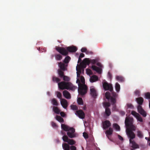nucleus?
Wrapping results in <instances>:
<instances>
[{
    "label": "nucleus",
    "instance_id": "3",
    "mask_svg": "<svg viewBox=\"0 0 150 150\" xmlns=\"http://www.w3.org/2000/svg\"><path fill=\"white\" fill-rule=\"evenodd\" d=\"M136 100L139 105L137 107V110L139 113H140L144 117H145L146 115V113L144 109L142 108L141 106L144 102V99L142 97L136 98Z\"/></svg>",
    "mask_w": 150,
    "mask_h": 150
},
{
    "label": "nucleus",
    "instance_id": "47",
    "mask_svg": "<svg viewBox=\"0 0 150 150\" xmlns=\"http://www.w3.org/2000/svg\"><path fill=\"white\" fill-rule=\"evenodd\" d=\"M57 96L58 98H59L61 99L62 97V95L61 93L58 91L57 93Z\"/></svg>",
    "mask_w": 150,
    "mask_h": 150
},
{
    "label": "nucleus",
    "instance_id": "19",
    "mask_svg": "<svg viewBox=\"0 0 150 150\" xmlns=\"http://www.w3.org/2000/svg\"><path fill=\"white\" fill-rule=\"evenodd\" d=\"M91 68L93 70L96 71L99 74L101 73V69L100 68L96 66L93 65L91 67Z\"/></svg>",
    "mask_w": 150,
    "mask_h": 150
},
{
    "label": "nucleus",
    "instance_id": "23",
    "mask_svg": "<svg viewBox=\"0 0 150 150\" xmlns=\"http://www.w3.org/2000/svg\"><path fill=\"white\" fill-rule=\"evenodd\" d=\"M111 114L110 109L109 108H106L105 109V114L107 116H109Z\"/></svg>",
    "mask_w": 150,
    "mask_h": 150
},
{
    "label": "nucleus",
    "instance_id": "55",
    "mask_svg": "<svg viewBox=\"0 0 150 150\" xmlns=\"http://www.w3.org/2000/svg\"><path fill=\"white\" fill-rule=\"evenodd\" d=\"M76 70L77 72H79V73H81V69L80 68H79V69L76 68Z\"/></svg>",
    "mask_w": 150,
    "mask_h": 150
},
{
    "label": "nucleus",
    "instance_id": "4",
    "mask_svg": "<svg viewBox=\"0 0 150 150\" xmlns=\"http://www.w3.org/2000/svg\"><path fill=\"white\" fill-rule=\"evenodd\" d=\"M76 82L78 84V92L79 94L81 96L87 93L88 89L87 86L81 83L80 80L79 79H77Z\"/></svg>",
    "mask_w": 150,
    "mask_h": 150
},
{
    "label": "nucleus",
    "instance_id": "25",
    "mask_svg": "<svg viewBox=\"0 0 150 150\" xmlns=\"http://www.w3.org/2000/svg\"><path fill=\"white\" fill-rule=\"evenodd\" d=\"M113 132V130L110 127L109 128V130H107L105 132V134H106V135L108 136V135H111Z\"/></svg>",
    "mask_w": 150,
    "mask_h": 150
},
{
    "label": "nucleus",
    "instance_id": "62",
    "mask_svg": "<svg viewBox=\"0 0 150 150\" xmlns=\"http://www.w3.org/2000/svg\"><path fill=\"white\" fill-rule=\"evenodd\" d=\"M76 73H77V77H79L80 76V74L79 72H77Z\"/></svg>",
    "mask_w": 150,
    "mask_h": 150
},
{
    "label": "nucleus",
    "instance_id": "10",
    "mask_svg": "<svg viewBox=\"0 0 150 150\" xmlns=\"http://www.w3.org/2000/svg\"><path fill=\"white\" fill-rule=\"evenodd\" d=\"M129 145L131 147V150H135V149L139 148V145L137 144L134 141H132L131 140H129Z\"/></svg>",
    "mask_w": 150,
    "mask_h": 150
},
{
    "label": "nucleus",
    "instance_id": "58",
    "mask_svg": "<svg viewBox=\"0 0 150 150\" xmlns=\"http://www.w3.org/2000/svg\"><path fill=\"white\" fill-rule=\"evenodd\" d=\"M118 138L120 140H123V138H122V137L121 136H120V135H118Z\"/></svg>",
    "mask_w": 150,
    "mask_h": 150
},
{
    "label": "nucleus",
    "instance_id": "11",
    "mask_svg": "<svg viewBox=\"0 0 150 150\" xmlns=\"http://www.w3.org/2000/svg\"><path fill=\"white\" fill-rule=\"evenodd\" d=\"M75 114L81 119H83L85 117V114L82 110H79L76 111Z\"/></svg>",
    "mask_w": 150,
    "mask_h": 150
},
{
    "label": "nucleus",
    "instance_id": "38",
    "mask_svg": "<svg viewBox=\"0 0 150 150\" xmlns=\"http://www.w3.org/2000/svg\"><path fill=\"white\" fill-rule=\"evenodd\" d=\"M52 80L54 81H56L57 82L60 81V79H59L54 76L52 77Z\"/></svg>",
    "mask_w": 150,
    "mask_h": 150
},
{
    "label": "nucleus",
    "instance_id": "18",
    "mask_svg": "<svg viewBox=\"0 0 150 150\" xmlns=\"http://www.w3.org/2000/svg\"><path fill=\"white\" fill-rule=\"evenodd\" d=\"M64 96L66 98L69 99L71 98V96L69 93L67 91L64 90L63 92Z\"/></svg>",
    "mask_w": 150,
    "mask_h": 150
},
{
    "label": "nucleus",
    "instance_id": "30",
    "mask_svg": "<svg viewBox=\"0 0 150 150\" xmlns=\"http://www.w3.org/2000/svg\"><path fill=\"white\" fill-rule=\"evenodd\" d=\"M51 103L54 106H57L58 105L57 100L54 98H53L52 100Z\"/></svg>",
    "mask_w": 150,
    "mask_h": 150
},
{
    "label": "nucleus",
    "instance_id": "31",
    "mask_svg": "<svg viewBox=\"0 0 150 150\" xmlns=\"http://www.w3.org/2000/svg\"><path fill=\"white\" fill-rule=\"evenodd\" d=\"M71 59L70 57L69 56L66 57L64 60L63 62L65 64L68 63Z\"/></svg>",
    "mask_w": 150,
    "mask_h": 150
},
{
    "label": "nucleus",
    "instance_id": "46",
    "mask_svg": "<svg viewBox=\"0 0 150 150\" xmlns=\"http://www.w3.org/2000/svg\"><path fill=\"white\" fill-rule=\"evenodd\" d=\"M81 67L83 69L86 67V65L83 62H82L81 63ZM83 71H84V69Z\"/></svg>",
    "mask_w": 150,
    "mask_h": 150
},
{
    "label": "nucleus",
    "instance_id": "28",
    "mask_svg": "<svg viewBox=\"0 0 150 150\" xmlns=\"http://www.w3.org/2000/svg\"><path fill=\"white\" fill-rule=\"evenodd\" d=\"M115 87L116 91L117 92H118L120 91V85L118 83H116L115 84Z\"/></svg>",
    "mask_w": 150,
    "mask_h": 150
},
{
    "label": "nucleus",
    "instance_id": "50",
    "mask_svg": "<svg viewBox=\"0 0 150 150\" xmlns=\"http://www.w3.org/2000/svg\"><path fill=\"white\" fill-rule=\"evenodd\" d=\"M83 136L85 139H88V134L86 132H83Z\"/></svg>",
    "mask_w": 150,
    "mask_h": 150
},
{
    "label": "nucleus",
    "instance_id": "63",
    "mask_svg": "<svg viewBox=\"0 0 150 150\" xmlns=\"http://www.w3.org/2000/svg\"><path fill=\"white\" fill-rule=\"evenodd\" d=\"M61 134L62 135H64V136L66 135L65 133V132H64V131H61Z\"/></svg>",
    "mask_w": 150,
    "mask_h": 150
},
{
    "label": "nucleus",
    "instance_id": "64",
    "mask_svg": "<svg viewBox=\"0 0 150 150\" xmlns=\"http://www.w3.org/2000/svg\"><path fill=\"white\" fill-rule=\"evenodd\" d=\"M139 92L138 91H135V94L136 95H138L139 94Z\"/></svg>",
    "mask_w": 150,
    "mask_h": 150
},
{
    "label": "nucleus",
    "instance_id": "14",
    "mask_svg": "<svg viewBox=\"0 0 150 150\" xmlns=\"http://www.w3.org/2000/svg\"><path fill=\"white\" fill-rule=\"evenodd\" d=\"M58 65L60 68V70L63 71H65L67 70V65H66L64 63L62 62H58Z\"/></svg>",
    "mask_w": 150,
    "mask_h": 150
},
{
    "label": "nucleus",
    "instance_id": "8",
    "mask_svg": "<svg viewBox=\"0 0 150 150\" xmlns=\"http://www.w3.org/2000/svg\"><path fill=\"white\" fill-rule=\"evenodd\" d=\"M126 132L129 140H132L135 138V135L134 133L130 129H126Z\"/></svg>",
    "mask_w": 150,
    "mask_h": 150
},
{
    "label": "nucleus",
    "instance_id": "34",
    "mask_svg": "<svg viewBox=\"0 0 150 150\" xmlns=\"http://www.w3.org/2000/svg\"><path fill=\"white\" fill-rule=\"evenodd\" d=\"M105 96L106 99H109L110 98L111 99V98L112 97V96L110 97V93L109 92H106L105 93Z\"/></svg>",
    "mask_w": 150,
    "mask_h": 150
},
{
    "label": "nucleus",
    "instance_id": "57",
    "mask_svg": "<svg viewBox=\"0 0 150 150\" xmlns=\"http://www.w3.org/2000/svg\"><path fill=\"white\" fill-rule=\"evenodd\" d=\"M60 114L63 117H64L65 116V114L63 112H61L60 113Z\"/></svg>",
    "mask_w": 150,
    "mask_h": 150
},
{
    "label": "nucleus",
    "instance_id": "35",
    "mask_svg": "<svg viewBox=\"0 0 150 150\" xmlns=\"http://www.w3.org/2000/svg\"><path fill=\"white\" fill-rule=\"evenodd\" d=\"M137 135L140 138H142L143 137V135L142 132L140 131H138L137 132Z\"/></svg>",
    "mask_w": 150,
    "mask_h": 150
},
{
    "label": "nucleus",
    "instance_id": "29",
    "mask_svg": "<svg viewBox=\"0 0 150 150\" xmlns=\"http://www.w3.org/2000/svg\"><path fill=\"white\" fill-rule=\"evenodd\" d=\"M83 62L86 65H89L90 63V59L89 58H86L83 59Z\"/></svg>",
    "mask_w": 150,
    "mask_h": 150
},
{
    "label": "nucleus",
    "instance_id": "59",
    "mask_svg": "<svg viewBox=\"0 0 150 150\" xmlns=\"http://www.w3.org/2000/svg\"><path fill=\"white\" fill-rule=\"evenodd\" d=\"M120 114L122 116L124 115L125 114V112L123 111H120Z\"/></svg>",
    "mask_w": 150,
    "mask_h": 150
},
{
    "label": "nucleus",
    "instance_id": "32",
    "mask_svg": "<svg viewBox=\"0 0 150 150\" xmlns=\"http://www.w3.org/2000/svg\"><path fill=\"white\" fill-rule=\"evenodd\" d=\"M78 103L79 105H83V102L82 98H79L77 100Z\"/></svg>",
    "mask_w": 150,
    "mask_h": 150
},
{
    "label": "nucleus",
    "instance_id": "24",
    "mask_svg": "<svg viewBox=\"0 0 150 150\" xmlns=\"http://www.w3.org/2000/svg\"><path fill=\"white\" fill-rule=\"evenodd\" d=\"M58 73L59 76V77L61 78H62L64 76V71H63L62 70H60L59 69L58 70Z\"/></svg>",
    "mask_w": 150,
    "mask_h": 150
},
{
    "label": "nucleus",
    "instance_id": "15",
    "mask_svg": "<svg viewBox=\"0 0 150 150\" xmlns=\"http://www.w3.org/2000/svg\"><path fill=\"white\" fill-rule=\"evenodd\" d=\"M67 50L68 51V52H74L77 51V48L76 47L72 46L67 47Z\"/></svg>",
    "mask_w": 150,
    "mask_h": 150
},
{
    "label": "nucleus",
    "instance_id": "1",
    "mask_svg": "<svg viewBox=\"0 0 150 150\" xmlns=\"http://www.w3.org/2000/svg\"><path fill=\"white\" fill-rule=\"evenodd\" d=\"M103 87L105 90H109L111 92L112 97L111 98L110 102L112 105H114L113 108H115L116 105L115 104L116 102V98L117 97L118 94L113 91V88L111 84H109L108 83L105 82L103 83Z\"/></svg>",
    "mask_w": 150,
    "mask_h": 150
},
{
    "label": "nucleus",
    "instance_id": "54",
    "mask_svg": "<svg viewBox=\"0 0 150 150\" xmlns=\"http://www.w3.org/2000/svg\"><path fill=\"white\" fill-rule=\"evenodd\" d=\"M51 125L52 127H54L57 126V125L54 122H52L51 123Z\"/></svg>",
    "mask_w": 150,
    "mask_h": 150
},
{
    "label": "nucleus",
    "instance_id": "51",
    "mask_svg": "<svg viewBox=\"0 0 150 150\" xmlns=\"http://www.w3.org/2000/svg\"><path fill=\"white\" fill-rule=\"evenodd\" d=\"M87 51V49L85 47H83L81 49V51L82 52H86V51Z\"/></svg>",
    "mask_w": 150,
    "mask_h": 150
},
{
    "label": "nucleus",
    "instance_id": "20",
    "mask_svg": "<svg viewBox=\"0 0 150 150\" xmlns=\"http://www.w3.org/2000/svg\"><path fill=\"white\" fill-rule=\"evenodd\" d=\"M98 77L96 75H93L91 76L90 79V81L91 82H94L98 80Z\"/></svg>",
    "mask_w": 150,
    "mask_h": 150
},
{
    "label": "nucleus",
    "instance_id": "17",
    "mask_svg": "<svg viewBox=\"0 0 150 150\" xmlns=\"http://www.w3.org/2000/svg\"><path fill=\"white\" fill-rule=\"evenodd\" d=\"M61 128L65 131L68 132L71 129V128L73 127H71L65 125L64 124H62L61 125Z\"/></svg>",
    "mask_w": 150,
    "mask_h": 150
},
{
    "label": "nucleus",
    "instance_id": "49",
    "mask_svg": "<svg viewBox=\"0 0 150 150\" xmlns=\"http://www.w3.org/2000/svg\"><path fill=\"white\" fill-rule=\"evenodd\" d=\"M127 105L128 108L131 109H133L134 108L133 106L131 103H127Z\"/></svg>",
    "mask_w": 150,
    "mask_h": 150
},
{
    "label": "nucleus",
    "instance_id": "43",
    "mask_svg": "<svg viewBox=\"0 0 150 150\" xmlns=\"http://www.w3.org/2000/svg\"><path fill=\"white\" fill-rule=\"evenodd\" d=\"M86 73L89 75H91L92 74V72L90 69H86Z\"/></svg>",
    "mask_w": 150,
    "mask_h": 150
},
{
    "label": "nucleus",
    "instance_id": "16",
    "mask_svg": "<svg viewBox=\"0 0 150 150\" xmlns=\"http://www.w3.org/2000/svg\"><path fill=\"white\" fill-rule=\"evenodd\" d=\"M60 102L63 107L64 109H66L68 106V103L67 100L65 99H61Z\"/></svg>",
    "mask_w": 150,
    "mask_h": 150
},
{
    "label": "nucleus",
    "instance_id": "2",
    "mask_svg": "<svg viewBox=\"0 0 150 150\" xmlns=\"http://www.w3.org/2000/svg\"><path fill=\"white\" fill-rule=\"evenodd\" d=\"M59 88L61 89H67L73 90L75 89V87L70 82L62 81L58 83Z\"/></svg>",
    "mask_w": 150,
    "mask_h": 150
},
{
    "label": "nucleus",
    "instance_id": "5",
    "mask_svg": "<svg viewBox=\"0 0 150 150\" xmlns=\"http://www.w3.org/2000/svg\"><path fill=\"white\" fill-rule=\"evenodd\" d=\"M133 120L132 118L126 117L125 121L126 129H130L132 131H135L136 128L135 126L133 124Z\"/></svg>",
    "mask_w": 150,
    "mask_h": 150
},
{
    "label": "nucleus",
    "instance_id": "36",
    "mask_svg": "<svg viewBox=\"0 0 150 150\" xmlns=\"http://www.w3.org/2000/svg\"><path fill=\"white\" fill-rule=\"evenodd\" d=\"M113 127L115 129L117 130H120V127L117 124L115 123L113 124Z\"/></svg>",
    "mask_w": 150,
    "mask_h": 150
},
{
    "label": "nucleus",
    "instance_id": "56",
    "mask_svg": "<svg viewBox=\"0 0 150 150\" xmlns=\"http://www.w3.org/2000/svg\"><path fill=\"white\" fill-rule=\"evenodd\" d=\"M108 75L110 79H111L112 78V74L110 72H108Z\"/></svg>",
    "mask_w": 150,
    "mask_h": 150
},
{
    "label": "nucleus",
    "instance_id": "45",
    "mask_svg": "<svg viewBox=\"0 0 150 150\" xmlns=\"http://www.w3.org/2000/svg\"><path fill=\"white\" fill-rule=\"evenodd\" d=\"M131 114L136 117L137 115H139V114L134 111H132Z\"/></svg>",
    "mask_w": 150,
    "mask_h": 150
},
{
    "label": "nucleus",
    "instance_id": "42",
    "mask_svg": "<svg viewBox=\"0 0 150 150\" xmlns=\"http://www.w3.org/2000/svg\"><path fill=\"white\" fill-rule=\"evenodd\" d=\"M62 78H63V80L65 81H69V77L67 76H64Z\"/></svg>",
    "mask_w": 150,
    "mask_h": 150
},
{
    "label": "nucleus",
    "instance_id": "40",
    "mask_svg": "<svg viewBox=\"0 0 150 150\" xmlns=\"http://www.w3.org/2000/svg\"><path fill=\"white\" fill-rule=\"evenodd\" d=\"M145 97L146 98L149 99H150V93L147 92L145 93Z\"/></svg>",
    "mask_w": 150,
    "mask_h": 150
},
{
    "label": "nucleus",
    "instance_id": "6",
    "mask_svg": "<svg viewBox=\"0 0 150 150\" xmlns=\"http://www.w3.org/2000/svg\"><path fill=\"white\" fill-rule=\"evenodd\" d=\"M56 50L64 56H67L68 54V52L65 48L63 47H56Z\"/></svg>",
    "mask_w": 150,
    "mask_h": 150
},
{
    "label": "nucleus",
    "instance_id": "37",
    "mask_svg": "<svg viewBox=\"0 0 150 150\" xmlns=\"http://www.w3.org/2000/svg\"><path fill=\"white\" fill-rule=\"evenodd\" d=\"M71 109L74 110H78V108L75 105H71Z\"/></svg>",
    "mask_w": 150,
    "mask_h": 150
},
{
    "label": "nucleus",
    "instance_id": "22",
    "mask_svg": "<svg viewBox=\"0 0 150 150\" xmlns=\"http://www.w3.org/2000/svg\"><path fill=\"white\" fill-rule=\"evenodd\" d=\"M116 79L118 81L121 82H123L125 81L124 78L122 76H116Z\"/></svg>",
    "mask_w": 150,
    "mask_h": 150
},
{
    "label": "nucleus",
    "instance_id": "41",
    "mask_svg": "<svg viewBox=\"0 0 150 150\" xmlns=\"http://www.w3.org/2000/svg\"><path fill=\"white\" fill-rule=\"evenodd\" d=\"M137 120L139 121L142 122L143 121V119L142 117L140 116V115L139 114V115H137V116L136 117Z\"/></svg>",
    "mask_w": 150,
    "mask_h": 150
},
{
    "label": "nucleus",
    "instance_id": "27",
    "mask_svg": "<svg viewBox=\"0 0 150 150\" xmlns=\"http://www.w3.org/2000/svg\"><path fill=\"white\" fill-rule=\"evenodd\" d=\"M56 119L60 122L63 123L64 122L63 119L59 116L57 115Z\"/></svg>",
    "mask_w": 150,
    "mask_h": 150
},
{
    "label": "nucleus",
    "instance_id": "52",
    "mask_svg": "<svg viewBox=\"0 0 150 150\" xmlns=\"http://www.w3.org/2000/svg\"><path fill=\"white\" fill-rule=\"evenodd\" d=\"M86 53L87 54H93V52L92 51L87 50L86 51Z\"/></svg>",
    "mask_w": 150,
    "mask_h": 150
},
{
    "label": "nucleus",
    "instance_id": "53",
    "mask_svg": "<svg viewBox=\"0 0 150 150\" xmlns=\"http://www.w3.org/2000/svg\"><path fill=\"white\" fill-rule=\"evenodd\" d=\"M76 147L74 146H72L70 147L71 150H76Z\"/></svg>",
    "mask_w": 150,
    "mask_h": 150
},
{
    "label": "nucleus",
    "instance_id": "26",
    "mask_svg": "<svg viewBox=\"0 0 150 150\" xmlns=\"http://www.w3.org/2000/svg\"><path fill=\"white\" fill-rule=\"evenodd\" d=\"M53 110L54 112L57 114H59L60 110L58 107L56 106H53Z\"/></svg>",
    "mask_w": 150,
    "mask_h": 150
},
{
    "label": "nucleus",
    "instance_id": "48",
    "mask_svg": "<svg viewBox=\"0 0 150 150\" xmlns=\"http://www.w3.org/2000/svg\"><path fill=\"white\" fill-rule=\"evenodd\" d=\"M97 62L98 60L97 59H90V63L93 64H95Z\"/></svg>",
    "mask_w": 150,
    "mask_h": 150
},
{
    "label": "nucleus",
    "instance_id": "21",
    "mask_svg": "<svg viewBox=\"0 0 150 150\" xmlns=\"http://www.w3.org/2000/svg\"><path fill=\"white\" fill-rule=\"evenodd\" d=\"M62 146L64 150H70V149L69 146L67 143L63 144Z\"/></svg>",
    "mask_w": 150,
    "mask_h": 150
},
{
    "label": "nucleus",
    "instance_id": "44",
    "mask_svg": "<svg viewBox=\"0 0 150 150\" xmlns=\"http://www.w3.org/2000/svg\"><path fill=\"white\" fill-rule=\"evenodd\" d=\"M82 83V84L83 85L85 84V79L84 77L83 76H81L80 79Z\"/></svg>",
    "mask_w": 150,
    "mask_h": 150
},
{
    "label": "nucleus",
    "instance_id": "13",
    "mask_svg": "<svg viewBox=\"0 0 150 150\" xmlns=\"http://www.w3.org/2000/svg\"><path fill=\"white\" fill-rule=\"evenodd\" d=\"M103 128L105 129L109 127L111 125L110 122L108 120L105 121L103 122Z\"/></svg>",
    "mask_w": 150,
    "mask_h": 150
},
{
    "label": "nucleus",
    "instance_id": "61",
    "mask_svg": "<svg viewBox=\"0 0 150 150\" xmlns=\"http://www.w3.org/2000/svg\"><path fill=\"white\" fill-rule=\"evenodd\" d=\"M81 61V58L79 57L78 60V63H79Z\"/></svg>",
    "mask_w": 150,
    "mask_h": 150
},
{
    "label": "nucleus",
    "instance_id": "60",
    "mask_svg": "<svg viewBox=\"0 0 150 150\" xmlns=\"http://www.w3.org/2000/svg\"><path fill=\"white\" fill-rule=\"evenodd\" d=\"M84 57V54L83 53H81L80 54V56H79V57L81 58L83 57Z\"/></svg>",
    "mask_w": 150,
    "mask_h": 150
},
{
    "label": "nucleus",
    "instance_id": "7",
    "mask_svg": "<svg viewBox=\"0 0 150 150\" xmlns=\"http://www.w3.org/2000/svg\"><path fill=\"white\" fill-rule=\"evenodd\" d=\"M75 132V129L74 128H71V129L67 132V137L71 138L76 137L77 134Z\"/></svg>",
    "mask_w": 150,
    "mask_h": 150
},
{
    "label": "nucleus",
    "instance_id": "33",
    "mask_svg": "<svg viewBox=\"0 0 150 150\" xmlns=\"http://www.w3.org/2000/svg\"><path fill=\"white\" fill-rule=\"evenodd\" d=\"M56 59L57 60H61L62 58V56L59 54H56L55 55Z\"/></svg>",
    "mask_w": 150,
    "mask_h": 150
},
{
    "label": "nucleus",
    "instance_id": "39",
    "mask_svg": "<svg viewBox=\"0 0 150 150\" xmlns=\"http://www.w3.org/2000/svg\"><path fill=\"white\" fill-rule=\"evenodd\" d=\"M110 103L108 102H105L103 103V106L105 108V109L106 108H109L108 107H110Z\"/></svg>",
    "mask_w": 150,
    "mask_h": 150
},
{
    "label": "nucleus",
    "instance_id": "9",
    "mask_svg": "<svg viewBox=\"0 0 150 150\" xmlns=\"http://www.w3.org/2000/svg\"><path fill=\"white\" fill-rule=\"evenodd\" d=\"M62 139L65 142H67L69 144L73 145L74 144L76 143L72 139H70L68 138L67 135H64L62 137Z\"/></svg>",
    "mask_w": 150,
    "mask_h": 150
},
{
    "label": "nucleus",
    "instance_id": "12",
    "mask_svg": "<svg viewBox=\"0 0 150 150\" xmlns=\"http://www.w3.org/2000/svg\"><path fill=\"white\" fill-rule=\"evenodd\" d=\"M90 94L94 98H96L97 96V93L96 89L93 87H91Z\"/></svg>",
    "mask_w": 150,
    "mask_h": 150
}]
</instances>
